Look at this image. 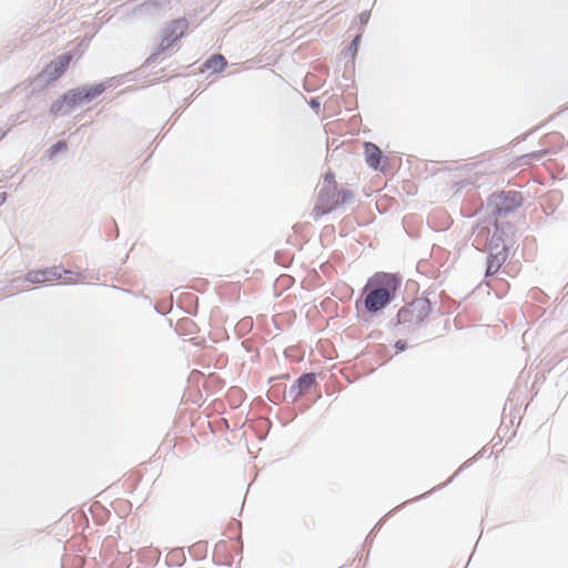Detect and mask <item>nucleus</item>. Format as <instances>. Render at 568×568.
Instances as JSON below:
<instances>
[{"label":"nucleus","mask_w":568,"mask_h":568,"mask_svg":"<svg viewBox=\"0 0 568 568\" xmlns=\"http://www.w3.org/2000/svg\"><path fill=\"white\" fill-rule=\"evenodd\" d=\"M402 285L396 273L377 272L371 276L362 290L361 302L366 313L374 315L393 303Z\"/></svg>","instance_id":"f257e3e1"},{"label":"nucleus","mask_w":568,"mask_h":568,"mask_svg":"<svg viewBox=\"0 0 568 568\" xmlns=\"http://www.w3.org/2000/svg\"><path fill=\"white\" fill-rule=\"evenodd\" d=\"M497 191L493 192L488 196V207L490 210L489 213V224L494 227V233L489 237V229L481 226L478 229L477 234L474 239V246L481 251H488L489 254L487 256V267H486V276H493L497 273V267L494 268V261L497 258V254L494 253V250L497 247Z\"/></svg>","instance_id":"f03ea898"},{"label":"nucleus","mask_w":568,"mask_h":568,"mask_svg":"<svg viewBox=\"0 0 568 568\" xmlns=\"http://www.w3.org/2000/svg\"><path fill=\"white\" fill-rule=\"evenodd\" d=\"M432 312V303L426 297L415 298L402 307L395 317L394 325L398 328L397 334L414 332L425 322Z\"/></svg>","instance_id":"7ed1b4c3"},{"label":"nucleus","mask_w":568,"mask_h":568,"mask_svg":"<svg viewBox=\"0 0 568 568\" xmlns=\"http://www.w3.org/2000/svg\"><path fill=\"white\" fill-rule=\"evenodd\" d=\"M354 194L348 189L337 190V185L322 186L318 191L314 212L317 215H326L338 206L349 202Z\"/></svg>","instance_id":"20e7f679"},{"label":"nucleus","mask_w":568,"mask_h":568,"mask_svg":"<svg viewBox=\"0 0 568 568\" xmlns=\"http://www.w3.org/2000/svg\"><path fill=\"white\" fill-rule=\"evenodd\" d=\"M316 384V374L313 372L302 374L288 389L284 387L283 399L290 398L292 402H296L301 396L310 392V389Z\"/></svg>","instance_id":"39448f33"},{"label":"nucleus","mask_w":568,"mask_h":568,"mask_svg":"<svg viewBox=\"0 0 568 568\" xmlns=\"http://www.w3.org/2000/svg\"><path fill=\"white\" fill-rule=\"evenodd\" d=\"M524 195L515 190L499 191V216L501 213H510L521 206Z\"/></svg>","instance_id":"423d86ee"},{"label":"nucleus","mask_w":568,"mask_h":568,"mask_svg":"<svg viewBox=\"0 0 568 568\" xmlns=\"http://www.w3.org/2000/svg\"><path fill=\"white\" fill-rule=\"evenodd\" d=\"M59 78L61 77L57 69H54L53 60H51L42 71L34 77L32 81L33 90H42Z\"/></svg>","instance_id":"0eeeda50"},{"label":"nucleus","mask_w":568,"mask_h":568,"mask_svg":"<svg viewBox=\"0 0 568 568\" xmlns=\"http://www.w3.org/2000/svg\"><path fill=\"white\" fill-rule=\"evenodd\" d=\"M189 28V21L186 18H178L172 20L166 27L163 28L162 33L169 37L174 42H178L185 34L186 29Z\"/></svg>","instance_id":"6e6552de"},{"label":"nucleus","mask_w":568,"mask_h":568,"mask_svg":"<svg viewBox=\"0 0 568 568\" xmlns=\"http://www.w3.org/2000/svg\"><path fill=\"white\" fill-rule=\"evenodd\" d=\"M364 151L367 165L374 170L382 169V162L387 161L383 155L381 148L373 142H365Z\"/></svg>","instance_id":"1a4fd4ad"},{"label":"nucleus","mask_w":568,"mask_h":568,"mask_svg":"<svg viewBox=\"0 0 568 568\" xmlns=\"http://www.w3.org/2000/svg\"><path fill=\"white\" fill-rule=\"evenodd\" d=\"M175 43L176 42H174L169 37H166L164 33H162V40H161L160 44L156 47L155 51L145 60V62L141 67V70H145L146 68L156 63L159 55L161 53L165 52L166 50H169Z\"/></svg>","instance_id":"9d476101"},{"label":"nucleus","mask_w":568,"mask_h":568,"mask_svg":"<svg viewBox=\"0 0 568 568\" xmlns=\"http://www.w3.org/2000/svg\"><path fill=\"white\" fill-rule=\"evenodd\" d=\"M175 43L176 42H174L169 37H166L164 33H162V40H161L160 44L156 47L155 51L145 60V62L141 67V70H145L146 68L156 63L159 55L161 53L165 52L166 50H169Z\"/></svg>","instance_id":"9b49d317"},{"label":"nucleus","mask_w":568,"mask_h":568,"mask_svg":"<svg viewBox=\"0 0 568 568\" xmlns=\"http://www.w3.org/2000/svg\"><path fill=\"white\" fill-rule=\"evenodd\" d=\"M78 88L80 90L84 103L91 102L92 100L101 95L105 90V85L103 83L82 85Z\"/></svg>","instance_id":"f8f14e48"},{"label":"nucleus","mask_w":568,"mask_h":568,"mask_svg":"<svg viewBox=\"0 0 568 568\" xmlns=\"http://www.w3.org/2000/svg\"><path fill=\"white\" fill-rule=\"evenodd\" d=\"M226 65L227 61L221 53L212 54L203 64L205 69L212 70L214 73L222 72Z\"/></svg>","instance_id":"ddd939ff"},{"label":"nucleus","mask_w":568,"mask_h":568,"mask_svg":"<svg viewBox=\"0 0 568 568\" xmlns=\"http://www.w3.org/2000/svg\"><path fill=\"white\" fill-rule=\"evenodd\" d=\"M62 95H63V100L65 101L69 111L73 110L74 108L84 103L79 88L71 89V90L64 92Z\"/></svg>","instance_id":"4468645a"},{"label":"nucleus","mask_w":568,"mask_h":568,"mask_svg":"<svg viewBox=\"0 0 568 568\" xmlns=\"http://www.w3.org/2000/svg\"><path fill=\"white\" fill-rule=\"evenodd\" d=\"M73 60V53L68 51L53 59L54 69L62 77Z\"/></svg>","instance_id":"2eb2a0df"},{"label":"nucleus","mask_w":568,"mask_h":568,"mask_svg":"<svg viewBox=\"0 0 568 568\" xmlns=\"http://www.w3.org/2000/svg\"><path fill=\"white\" fill-rule=\"evenodd\" d=\"M45 282H52L62 278L63 274H71L70 270L64 268L63 266H52L43 268Z\"/></svg>","instance_id":"dca6fc26"},{"label":"nucleus","mask_w":568,"mask_h":568,"mask_svg":"<svg viewBox=\"0 0 568 568\" xmlns=\"http://www.w3.org/2000/svg\"><path fill=\"white\" fill-rule=\"evenodd\" d=\"M162 7L159 0H146L139 6V10L148 14H155L162 10Z\"/></svg>","instance_id":"f3484780"},{"label":"nucleus","mask_w":568,"mask_h":568,"mask_svg":"<svg viewBox=\"0 0 568 568\" xmlns=\"http://www.w3.org/2000/svg\"><path fill=\"white\" fill-rule=\"evenodd\" d=\"M50 112L54 115H63L70 112L65 101L63 100V95H61L59 99L52 102L50 106Z\"/></svg>","instance_id":"a211bd4d"},{"label":"nucleus","mask_w":568,"mask_h":568,"mask_svg":"<svg viewBox=\"0 0 568 568\" xmlns=\"http://www.w3.org/2000/svg\"><path fill=\"white\" fill-rule=\"evenodd\" d=\"M548 153H549V151L547 149L530 152L528 154L523 155L520 158V162H521V164L527 165L531 161H539V160L544 159Z\"/></svg>","instance_id":"6ab92c4d"},{"label":"nucleus","mask_w":568,"mask_h":568,"mask_svg":"<svg viewBox=\"0 0 568 568\" xmlns=\"http://www.w3.org/2000/svg\"><path fill=\"white\" fill-rule=\"evenodd\" d=\"M26 281L32 284L44 283L45 276L43 268L28 272L26 274Z\"/></svg>","instance_id":"aec40b11"},{"label":"nucleus","mask_w":568,"mask_h":568,"mask_svg":"<svg viewBox=\"0 0 568 568\" xmlns=\"http://www.w3.org/2000/svg\"><path fill=\"white\" fill-rule=\"evenodd\" d=\"M68 149V143L64 140H59L54 144H52L47 151L45 154H48L49 159H52L57 154L65 151Z\"/></svg>","instance_id":"412c9836"},{"label":"nucleus","mask_w":568,"mask_h":568,"mask_svg":"<svg viewBox=\"0 0 568 568\" xmlns=\"http://www.w3.org/2000/svg\"><path fill=\"white\" fill-rule=\"evenodd\" d=\"M361 40H362V33L356 34L355 38L351 41V43H349V45L347 48V50L351 53V58H352V62L353 63H354L355 57L357 54Z\"/></svg>","instance_id":"4be33fe9"},{"label":"nucleus","mask_w":568,"mask_h":568,"mask_svg":"<svg viewBox=\"0 0 568 568\" xmlns=\"http://www.w3.org/2000/svg\"><path fill=\"white\" fill-rule=\"evenodd\" d=\"M486 452H487V448H486V447H484V448H483V449H481V450H480L476 456H474L473 458H469L468 460H466V462H465V463H464V464H463V465H462V466L456 470V473L453 475V477H450V478L448 479L447 484H448V483H450V481L454 479V477H455V476H457L460 471H463L465 468L469 467V466L474 463V460L478 457V455H484V454H486Z\"/></svg>","instance_id":"5701e85b"},{"label":"nucleus","mask_w":568,"mask_h":568,"mask_svg":"<svg viewBox=\"0 0 568 568\" xmlns=\"http://www.w3.org/2000/svg\"><path fill=\"white\" fill-rule=\"evenodd\" d=\"M333 185H337L336 181H335V174L329 171L327 172L325 175H324V184L323 186H333Z\"/></svg>","instance_id":"b1692460"},{"label":"nucleus","mask_w":568,"mask_h":568,"mask_svg":"<svg viewBox=\"0 0 568 568\" xmlns=\"http://www.w3.org/2000/svg\"><path fill=\"white\" fill-rule=\"evenodd\" d=\"M394 347H395L397 353H400V352L406 351L408 345H407V342L405 339H398V341H396Z\"/></svg>","instance_id":"393cba45"},{"label":"nucleus","mask_w":568,"mask_h":568,"mask_svg":"<svg viewBox=\"0 0 568 568\" xmlns=\"http://www.w3.org/2000/svg\"><path fill=\"white\" fill-rule=\"evenodd\" d=\"M308 105L316 112L318 113L320 109H321V102L317 98H312L310 101H308Z\"/></svg>","instance_id":"a878e982"},{"label":"nucleus","mask_w":568,"mask_h":568,"mask_svg":"<svg viewBox=\"0 0 568 568\" xmlns=\"http://www.w3.org/2000/svg\"><path fill=\"white\" fill-rule=\"evenodd\" d=\"M359 22L361 24H367L368 21H369V18H371V12L369 11H363L359 16Z\"/></svg>","instance_id":"bb28decb"},{"label":"nucleus","mask_w":568,"mask_h":568,"mask_svg":"<svg viewBox=\"0 0 568 568\" xmlns=\"http://www.w3.org/2000/svg\"><path fill=\"white\" fill-rule=\"evenodd\" d=\"M499 241H503V251L505 252V255H504V257H503V261H505V260H506V257H507V252H508V250H509V245H508V243H507L505 240H503V239H501V236H500V235H499Z\"/></svg>","instance_id":"cd10ccee"},{"label":"nucleus","mask_w":568,"mask_h":568,"mask_svg":"<svg viewBox=\"0 0 568 568\" xmlns=\"http://www.w3.org/2000/svg\"><path fill=\"white\" fill-rule=\"evenodd\" d=\"M504 286L508 288L509 287V283L508 282L503 283L501 278H499V286H498L499 292L501 290H504Z\"/></svg>","instance_id":"c85d7f7f"},{"label":"nucleus","mask_w":568,"mask_h":568,"mask_svg":"<svg viewBox=\"0 0 568 568\" xmlns=\"http://www.w3.org/2000/svg\"><path fill=\"white\" fill-rule=\"evenodd\" d=\"M281 386H282L281 384H276V385H274V386H273L272 395H273L274 397L276 396V392H277V390H280V387H281Z\"/></svg>","instance_id":"c756f323"},{"label":"nucleus","mask_w":568,"mask_h":568,"mask_svg":"<svg viewBox=\"0 0 568 568\" xmlns=\"http://www.w3.org/2000/svg\"><path fill=\"white\" fill-rule=\"evenodd\" d=\"M7 193H0V206L6 202Z\"/></svg>","instance_id":"7c9ffc66"},{"label":"nucleus","mask_w":568,"mask_h":568,"mask_svg":"<svg viewBox=\"0 0 568 568\" xmlns=\"http://www.w3.org/2000/svg\"><path fill=\"white\" fill-rule=\"evenodd\" d=\"M74 283H75V281H73L71 277L65 278L63 282V284H74Z\"/></svg>","instance_id":"2f4dec72"},{"label":"nucleus","mask_w":568,"mask_h":568,"mask_svg":"<svg viewBox=\"0 0 568 568\" xmlns=\"http://www.w3.org/2000/svg\"><path fill=\"white\" fill-rule=\"evenodd\" d=\"M8 131H9V130H7V131H2V130L0 129V141H1L6 135H7Z\"/></svg>","instance_id":"473e14b6"},{"label":"nucleus","mask_w":568,"mask_h":568,"mask_svg":"<svg viewBox=\"0 0 568 568\" xmlns=\"http://www.w3.org/2000/svg\"><path fill=\"white\" fill-rule=\"evenodd\" d=\"M154 311L161 315H164V312L161 311L156 305L154 306Z\"/></svg>","instance_id":"72a5a7b5"},{"label":"nucleus","mask_w":568,"mask_h":568,"mask_svg":"<svg viewBox=\"0 0 568 568\" xmlns=\"http://www.w3.org/2000/svg\"><path fill=\"white\" fill-rule=\"evenodd\" d=\"M498 267H499V273H500V272L506 273V270H505V268H504V270H501V263H500V262H499V264H498Z\"/></svg>","instance_id":"f704fd0d"},{"label":"nucleus","mask_w":568,"mask_h":568,"mask_svg":"<svg viewBox=\"0 0 568 568\" xmlns=\"http://www.w3.org/2000/svg\"><path fill=\"white\" fill-rule=\"evenodd\" d=\"M20 115H16V118L13 119V123H16L18 120H19Z\"/></svg>","instance_id":"c9c22d12"},{"label":"nucleus","mask_w":568,"mask_h":568,"mask_svg":"<svg viewBox=\"0 0 568 568\" xmlns=\"http://www.w3.org/2000/svg\"><path fill=\"white\" fill-rule=\"evenodd\" d=\"M428 494H429V493L422 494V496L417 497V499L423 498V497H425V496H426V495H428Z\"/></svg>","instance_id":"e433bc0d"}]
</instances>
